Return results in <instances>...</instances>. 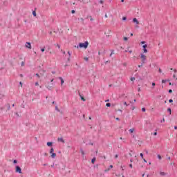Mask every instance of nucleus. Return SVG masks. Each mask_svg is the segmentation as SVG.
I'll use <instances>...</instances> for the list:
<instances>
[{"label": "nucleus", "mask_w": 177, "mask_h": 177, "mask_svg": "<svg viewBox=\"0 0 177 177\" xmlns=\"http://www.w3.org/2000/svg\"><path fill=\"white\" fill-rule=\"evenodd\" d=\"M160 122H161V123L165 122V119L163 118V119L160 121Z\"/></svg>", "instance_id": "obj_41"}, {"label": "nucleus", "mask_w": 177, "mask_h": 177, "mask_svg": "<svg viewBox=\"0 0 177 177\" xmlns=\"http://www.w3.org/2000/svg\"><path fill=\"white\" fill-rule=\"evenodd\" d=\"M129 167L130 168H132V164H130V165H129Z\"/></svg>", "instance_id": "obj_55"}, {"label": "nucleus", "mask_w": 177, "mask_h": 177, "mask_svg": "<svg viewBox=\"0 0 177 177\" xmlns=\"http://www.w3.org/2000/svg\"><path fill=\"white\" fill-rule=\"evenodd\" d=\"M160 175H161V176H165L166 174L164 171H160Z\"/></svg>", "instance_id": "obj_16"}, {"label": "nucleus", "mask_w": 177, "mask_h": 177, "mask_svg": "<svg viewBox=\"0 0 177 177\" xmlns=\"http://www.w3.org/2000/svg\"><path fill=\"white\" fill-rule=\"evenodd\" d=\"M166 82H167V80H162V84H165Z\"/></svg>", "instance_id": "obj_34"}, {"label": "nucleus", "mask_w": 177, "mask_h": 177, "mask_svg": "<svg viewBox=\"0 0 177 177\" xmlns=\"http://www.w3.org/2000/svg\"><path fill=\"white\" fill-rule=\"evenodd\" d=\"M36 77H38V78H40L41 76H39V74L36 73Z\"/></svg>", "instance_id": "obj_44"}, {"label": "nucleus", "mask_w": 177, "mask_h": 177, "mask_svg": "<svg viewBox=\"0 0 177 177\" xmlns=\"http://www.w3.org/2000/svg\"><path fill=\"white\" fill-rule=\"evenodd\" d=\"M21 67H23L24 66V62H22L21 64Z\"/></svg>", "instance_id": "obj_43"}, {"label": "nucleus", "mask_w": 177, "mask_h": 177, "mask_svg": "<svg viewBox=\"0 0 177 177\" xmlns=\"http://www.w3.org/2000/svg\"><path fill=\"white\" fill-rule=\"evenodd\" d=\"M26 48H28V49H31V43L30 42H26Z\"/></svg>", "instance_id": "obj_4"}, {"label": "nucleus", "mask_w": 177, "mask_h": 177, "mask_svg": "<svg viewBox=\"0 0 177 177\" xmlns=\"http://www.w3.org/2000/svg\"><path fill=\"white\" fill-rule=\"evenodd\" d=\"M71 13H72V15H74V13H75V10H71Z\"/></svg>", "instance_id": "obj_39"}, {"label": "nucleus", "mask_w": 177, "mask_h": 177, "mask_svg": "<svg viewBox=\"0 0 177 177\" xmlns=\"http://www.w3.org/2000/svg\"><path fill=\"white\" fill-rule=\"evenodd\" d=\"M35 85L36 86H38V85H39V83H38V82H36L35 83Z\"/></svg>", "instance_id": "obj_36"}, {"label": "nucleus", "mask_w": 177, "mask_h": 177, "mask_svg": "<svg viewBox=\"0 0 177 177\" xmlns=\"http://www.w3.org/2000/svg\"><path fill=\"white\" fill-rule=\"evenodd\" d=\"M142 48H143V49L147 48V44H144V45L142 46Z\"/></svg>", "instance_id": "obj_26"}, {"label": "nucleus", "mask_w": 177, "mask_h": 177, "mask_svg": "<svg viewBox=\"0 0 177 177\" xmlns=\"http://www.w3.org/2000/svg\"><path fill=\"white\" fill-rule=\"evenodd\" d=\"M143 64H145V63L142 62L141 65H138V67L140 68V67H143Z\"/></svg>", "instance_id": "obj_29"}, {"label": "nucleus", "mask_w": 177, "mask_h": 177, "mask_svg": "<svg viewBox=\"0 0 177 177\" xmlns=\"http://www.w3.org/2000/svg\"><path fill=\"white\" fill-rule=\"evenodd\" d=\"M111 54H110V57H111V56H113V55H114V50H111Z\"/></svg>", "instance_id": "obj_18"}, {"label": "nucleus", "mask_w": 177, "mask_h": 177, "mask_svg": "<svg viewBox=\"0 0 177 177\" xmlns=\"http://www.w3.org/2000/svg\"><path fill=\"white\" fill-rule=\"evenodd\" d=\"M141 44H142V45H145V44H146V41H141Z\"/></svg>", "instance_id": "obj_40"}, {"label": "nucleus", "mask_w": 177, "mask_h": 177, "mask_svg": "<svg viewBox=\"0 0 177 177\" xmlns=\"http://www.w3.org/2000/svg\"><path fill=\"white\" fill-rule=\"evenodd\" d=\"M140 57H141V59H142V62L145 63V62H146V55H145L144 54H141Z\"/></svg>", "instance_id": "obj_3"}, {"label": "nucleus", "mask_w": 177, "mask_h": 177, "mask_svg": "<svg viewBox=\"0 0 177 177\" xmlns=\"http://www.w3.org/2000/svg\"><path fill=\"white\" fill-rule=\"evenodd\" d=\"M3 109H5V108L1 107V108H0L1 111H2V110H3Z\"/></svg>", "instance_id": "obj_53"}, {"label": "nucleus", "mask_w": 177, "mask_h": 177, "mask_svg": "<svg viewBox=\"0 0 177 177\" xmlns=\"http://www.w3.org/2000/svg\"><path fill=\"white\" fill-rule=\"evenodd\" d=\"M84 60H86V62H88V60H89V58H88V57H84Z\"/></svg>", "instance_id": "obj_42"}, {"label": "nucleus", "mask_w": 177, "mask_h": 177, "mask_svg": "<svg viewBox=\"0 0 177 177\" xmlns=\"http://www.w3.org/2000/svg\"><path fill=\"white\" fill-rule=\"evenodd\" d=\"M95 161H96V158L94 157V158H93L92 160H91V163H92V164H95Z\"/></svg>", "instance_id": "obj_13"}, {"label": "nucleus", "mask_w": 177, "mask_h": 177, "mask_svg": "<svg viewBox=\"0 0 177 177\" xmlns=\"http://www.w3.org/2000/svg\"><path fill=\"white\" fill-rule=\"evenodd\" d=\"M133 131H135V129H130L129 130V132H130V133H133Z\"/></svg>", "instance_id": "obj_21"}, {"label": "nucleus", "mask_w": 177, "mask_h": 177, "mask_svg": "<svg viewBox=\"0 0 177 177\" xmlns=\"http://www.w3.org/2000/svg\"><path fill=\"white\" fill-rule=\"evenodd\" d=\"M88 45H89L88 41H85L84 43H80L79 48H84V49H86V48H88Z\"/></svg>", "instance_id": "obj_1"}, {"label": "nucleus", "mask_w": 177, "mask_h": 177, "mask_svg": "<svg viewBox=\"0 0 177 177\" xmlns=\"http://www.w3.org/2000/svg\"><path fill=\"white\" fill-rule=\"evenodd\" d=\"M44 167H46L48 165V163L43 164Z\"/></svg>", "instance_id": "obj_49"}, {"label": "nucleus", "mask_w": 177, "mask_h": 177, "mask_svg": "<svg viewBox=\"0 0 177 177\" xmlns=\"http://www.w3.org/2000/svg\"><path fill=\"white\" fill-rule=\"evenodd\" d=\"M169 93H172V89L169 90Z\"/></svg>", "instance_id": "obj_46"}, {"label": "nucleus", "mask_w": 177, "mask_h": 177, "mask_svg": "<svg viewBox=\"0 0 177 177\" xmlns=\"http://www.w3.org/2000/svg\"><path fill=\"white\" fill-rule=\"evenodd\" d=\"M53 104H56V101H53Z\"/></svg>", "instance_id": "obj_59"}, {"label": "nucleus", "mask_w": 177, "mask_h": 177, "mask_svg": "<svg viewBox=\"0 0 177 177\" xmlns=\"http://www.w3.org/2000/svg\"><path fill=\"white\" fill-rule=\"evenodd\" d=\"M57 46L58 49H60V45L57 44Z\"/></svg>", "instance_id": "obj_51"}, {"label": "nucleus", "mask_w": 177, "mask_h": 177, "mask_svg": "<svg viewBox=\"0 0 177 177\" xmlns=\"http://www.w3.org/2000/svg\"><path fill=\"white\" fill-rule=\"evenodd\" d=\"M153 135H154L155 136H157V131L154 132V133H153Z\"/></svg>", "instance_id": "obj_48"}, {"label": "nucleus", "mask_w": 177, "mask_h": 177, "mask_svg": "<svg viewBox=\"0 0 177 177\" xmlns=\"http://www.w3.org/2000/svg\"><path fill=\"white\" fill-rule=\"evenodd\" d=\"M57 142H61L62 143H65L64 139H63V138H58Z\"/></svg>", "instance_id": "obj_5"}, {"label": "nucleus", "mask_w": 177, "mask_h": 177, "mask_svg": "<svg viewBox=\"0 0 177 177\" xmlns=\"http://www.w3.org/2000/svg\"><path fill=\"white\" fill-rule=\"evenodd\" d=\"M68 62H70V57H71V52L68 51Z\"/></svg>", "instance_id": "obj_11"}, {"label": "nucleus", "mask_w": 177, "mask_h": 177, "mask_svg": "<svg viewBox=\"0 0 177 177\" xmlns=\"http://www.w3.org/2000/svg\"><path fill=\"white\" fill-rule=\"evenodd\" d=\"M115 158H118V154H116V155L115 156Z\"/></svg>", "instance_id": "obj_50"}, {"label": "nucleus", "mask_w": 177, "mask_h": 177, "mask_svg": "<svg viewBox=\"0 0 177 177\" xmlns=\"http://www.w3.org/2000/svg\"><path fill=\"white\" fill-rule=\"evenodd\" d=\"M99 3H101V5H103V3H104V1H103V0H100Z\"/></svg>", "instance_id": "obj_27"}, {"label": "nucleus", "mask_w": 177, "mask_h": 177, "mask_svg": "<svg viewBox=\"0 0 177 177\" xmlns=\"http://www.w3.org/2000/svg\"><path fill=\"white\" fill-rule=\"evenodd\" d=\"M122 20H123V21H125V20H127V17H123Z\"/></svg>", "instance_id": "obj_35"}, {"label": "nucleus", "mask_w": 177, "mask_h": 177, "mask_svg": "<svg viewBox=\"0 0 177 177\" xmlns=\"http://www.w3.org/2000/svg\"><path fill=\"white\" fill-rule=\"evenodd\" d=\"M167 112L169 113V115H171V114H172V109H171V108H168Z\"/></svg>", "instance_id": "obj_14"}, {"label": "nucleus", "mask_w": 177, "mask_h": 177, "mask_svg": "<svg viewBox=\"0 0 177 177\" xmlns=\"http://www.w3.org/2000/svg\"><path fill=\"white\" fill-rule=\"evenodd\" d=\"M80 151L82 153V156H85V151H84V149H82V148L80 149Z\"/></svg>", "instance_id": "obj_15"}, {"label": "nucleus", "mask_w": 177, "mask_h": 177, "mask_svg": "<svg viewBox=\"0 0 177 177\" xmlns=\"http://www.w3.org/2000/svg\"><path fill=\"white\" fill-rule=\"evenodd\" d=\"M173 78H176V75H173Z\"/></svg>", "instance_id": "obj_58"}, {"label": "nucleus", "mask_w": 177, "mask_h": 177, "mask_svg": "<svg viewBox=\"0 0 177 177\" xmlns=\"http://www.w3.org/2000/svg\"><path fill=\"white\" fill-rule=\"evenodd\" d=\"M109 168H113V165H111L109 166Z\"/></svg>", "instance_id": "obj_64"}, {"label": "nucleus", "mask_w": 177, "mask_h": 177, "mask_svg": "<svg viewBox=\"0 0 177 177\" xmlns=\"http://www.w3.org/2000/svg\"><path fill=\"white\" fill-rule=\"evenodd\" d=\"M51 158H56V153L53 152V153H51Z\"/></svg>", "instance_id": "obj_12"}, {"label": "nucleus", "mask_w": 177, "mask_h": 177, "mask_svg": "<svg viewBox=\"0 0 177 177\" xmlns=\"http://www.w3.org/2000/svg\"><path fill=\"white\" fill-rule=\"evenodd\" d=\"M15 172H17V174H21V167H20L19 165H17L15 167Z\"/></svg>", "instance_id": "obj_2"}, {"label": "nucleus", "mask_w": 177, "mask_h": 177, "mask_svg": "<svg viewBox=\"0 0 177 177\" xmlns=\"http://www.w3.org/2000/svg\"><path fill=\"white\" fill-rule=\"evenodd\" d=\"M123 39H124V41H128V37H123Z\"/></svg>", "instance_id": "obj_30"}, {"label": "nucleus", "mask_w": 177, "mask_h": 177, "mask_svg": "<svg viewBox=\"0 0 177 177\" xmlns=\"http://www.w3.org/2000/svg\"><path fill=\"white\" fill-rule=\"evenodd\" d=\"M158 160H161V158H162L161 157V155H158Z\"/></svg>", "instance_id": "obj_32"}, {"label": "nucleus", "mask_w": 177, "mask_h": 177, "mask_svg": "<svg viewBox=\"0 0 177 177\" xmlns=\"http://www.w3.org/2000/svg\"><path fill=\"white\" fill-rule=\"evenodd\" d=\"M88 145H91V146H93V143H92V142H89Z\"/></svg>", "instance_id": "obj_52"}, {"label": "nucleus", "mask_w": 177, "mask_h": 177, "mask_svg": "<svg viewBox=\"0 0 177 177\" xmlns=\"http://www.w3.org/2000/svg\"><path fill=\"white\" fill-rule=\"evenodd\" d=\"M46 88H47V89H48V91H52V86H47Z\"/></svg>", "instance_id": "obj_20"}, {"label": "nucleus", "mask_w": 177, "mask_h": 177, "mask_svg": "<svg viewBox=\"0 0 177 177\" xmlns=\"http://www.w3.org/2000/svg\"><path fill=\"white\" fill-rule=\"evenodd\" d=\"M140 88L139 87L138 88V92H140Z\"/></svg>", "instance_id": "obj_54"}, {"label": "nucleus", "mask_w": 177, "mask_h": 177, "mask_svg": "<svg viewBox=\"0 0 177 177\" xmlns=\"http://www.w3.org/2000/svg\"><path fill=\"white\" fill-rule=\"evenodd\" d=\"M13 164H17V160H16V159L14 160H13Z\"/></svg>", "instance_id": "obj_31"}, {"label": "nucleus", "mask_w": 177, "mask_h": 177, "mask_svg": "<svg viewBox=\"0 0 177 177\" xmlns=\"http://www.w3.org/2000/svg\"><path fill=\"white\" fill-rule=\"evenodd\" d=\"M124 106H128V104H127L126 102L124 103Z\"/></svg>", "instance_id": "obj_56"}, {"label": "nucleus", "mask_w": 177, "mask_h": 177, "mask_svg": "<svg viewBox=\"0 0 177 177\" xmlns=\"http://www.w3.org/2000/svg\"><path fill=\"white\" fill-rule=\"evenodd\" d=\"M152 86H156V83L155 82H152Z\"/></svg>", "instance_id": "obj_47"}, {"label": "nucleus", "mask_w": 177, "mask_h": 177, "mask_svg": "<svg viewBox=\"0 0 177 177\" xmlns=\"http://www.w3.org/2000/svg\"><path fill=\"white\" fill-rule=\"evenodd\" d=\"M47 146H48V147H52L53 146V142H47Z\"/></svg>", "instance_id": "obj_6"}, {"label": "nucleus", "mask_w": 177, "mask_h": 177, "mask_svg": "<svg viewBox=\"0 0 177 177\" xmlns=\"http://www.w3.org/2000/svg\"><path fill=\"white\" fill-rule=\"evenodd\" d=\"M144 53H147V48H143Z\"/></svg>", "instance_id": "obj_28"}, {"label": "nucleus", "mask_w": 177, "mask_h": 177, "mask_svg": "<svg viewBox=\"0 0 177 177\" xmlns=\"http://www.w3.org/2000/svg\"><path fill=\"white\" fill-rule=\"evenodd\" d=\"M56 111L60 112V109L57 107V106H55Z\"/></svg>", "instance_id": "obj_24"}, {"label": "nucleus", "mask_w": 177, "mask_h": 177, "mask_svg": "<svg viewBox=\"0 0 177 177\" xmlns=\"http://www.w3.org/2000/svg\"><path fill=\"white\" fill-rule=\"evenodd\" d=\"M105 102H110V100L108 99V100H105Z\"/></svg>", "instance_id": "obj_63"}, {"label": "nucleus", "mask_w": 177, "mask_h": 177, "mask_svg": "<svg viewBox=\"0 0 177 177\" xmlns=\"http://www.w3.org/2000/svg\"><path fill=\"white\" fill-rule=\"evenodd\" d=\"M117 121H120V118H116Z\"/></svg>", "instance_id": "obj_57"}, {"label": "nucleus", "mask_w": 177, "mask_h": 177, "mask_svg": "<svg viewBox=\"0 0 177 177\" xmlns=\"http://www.w3.org/2000/svg\"><path fill=\"white\" fill-rule=\"evenodd\" d=\"M79 96H80V99H81L83 102H85V98L81 95V93H79Z\"/></svg>", "instance_id": "obj_10"}, {"label": "nucleus", "mask_w": 177, "mask_h": 177, "mask_svg": "<svg viewBox=\"0 0 177 177\" xmlns=\"http://www.w3.org/2000/svg\"><path fill=\"white\" fill-rule=\"evenodd\" d=\"M89 17L90 18V21H93V18L92 17V16H88L87 17V18Z\"/></svg>", "instance_id": "obj_22"}, {"label": "nucleus", "mask_w": 177, "mask_h": 177, "mask_svg": "<svg viewBox=\"0 0 177 177\" xmlns=\"http://www.w3.org/2000/svg\"><path fill=\"white\" fill-rule=\"evenodd\" d=\"M59 80L61 81V85H63L64 84V80H63V77H59Z\"/></svg>", "instance_id": "obj_9"}, {"label": "nucleus", "mask_w": 177, "mask_h": 177, "mask_svg": "<svg viewBox=\"0 0 177 177\" xmlns=\"http://www.w3.org/2000/svg\"><path fill=\"white\" fill-rule=\"evenodd\" d=\"M133 23H136V24H139V21H138V19L134 18L133 19Z\"/></svg>", "instance_id": "obj_7"}, {"label": "nucleus", "mask_w": 177, "mask_h": 177, "mask_svg": "<svg viewBox=\"0 0 177 177\" xmlns=\"http://www.w3.org/2000/svg\"><path fill=\"white\" fill-rule=\"evenodd\" d=\"M140 156L141 157V158H143V153H140Z\"/></svg>", "instance_id": "obj_37"}, {"label": "nucleus", "mask_w": 177, "mask_h": 177, "mask_svg": "<svg viewBox=\"0 0 177 177\" xmlns=\"http://www.w3.org/2000/svg\"><path fill=\"white\" fill-rule=\"evenodd\" d=\"M7 106H8V111L10 110V104H7Z\"/></svg>", "instance_id": "obj_23"}, {"label": "nucleus", "mask_w": 177, "mask_h": 177, "mask_svg": "<svg viewBox=\"0 0 177 177\" xmlns=\"http://www.w3.org/2000/svg\"><path fill=\"white\" fill-rule=\"evenodd\" d=\"M53 151H55V149H53V147H51L50 149V154H52V153H53Z\"/></svg>", "instance_id": "obj_17"}, {"label": "nucleus", "mask_w": 177, "mask_h": 177, "mask_svg": "<svg viewBox=\"0 0 177 177\" xmlns=\"http://www.w3.org/2000/svg\"><path fill=\"white\" fill-rule=\"evenodd\" d=\"M129 53H132V50H129Z\"/></svg>", "instance_id": "obj_60"}, {"label": "nucleus", "mask_w": 177, "mask_h": 177, "mask_svg": "<svg viewBox=\"0 0 177 177\" xmlns=\"http://www.w3.org/2000/svg\"><path fill=\"white\" fill-rule=\"evenodd\" d=\"M41 52H45V47H44V48H42L41 49Z\"/></svg>", "instance_id": "obj_38"}, {"label": "nucleus", "mask_w": 177, "mask_h": 177, "mask_svg": "<svg viewBox=\"0 0 177 177\" xmlns=\"http://www.w3.org/2000/svg\"><path fill=\"white\" fill-rule=\"evenodd\" d=\"M142 113H145L146 112V108H142Z\"/></svg>", "instance_id": "obj_25"}, {"label": "nucleus", "mask_w": 177, "mask_h": 177, "mask_svg": "<svg viewBox=\"0 0 177 177\" xmlns=\"http://www.w3.org/2000/svg\"><path fill=\"white\" fill-rule=\"evenodd\" d=\"M52 74H56L55 71H52Z\"/></svg>", "instance_id": "obj_61"}, {"label": "nucleus", "mask_w": 177, "mask_h": 177, "mask_svg": "<svg viewBox=\"0 0 177 177\" xmlns=\"http://www.w3.org/2000/svg\"><path fill=\"white\" fill-rule=\"evenodd\" d=\"M169 103H173L174 102V100H172V99L169 100Z\"/></svg>", "instance_id": "obj_33"}, {"label": "nucleus", "mask_w": 177, "mask_h": 177, "mask_svg": "<svg viewBox=\"0 0 177 177\" xmlns=\"http://www.w3.org/2000/svg\"><path fill=\"white\" fill-rule=\"evenodd\" d=\"M106 107H111V104L110 102H108L106 104Z\"/></svg>", "instance_id": "obj_19"}, {"label": "nucleus", "mask_w": 177, "mask_h": 177, "mask_svg": "<svg viewBox=\"0 0 177 177\" xmlns=\"http://www.w3.org/2000/svg\"><path fill=\"white\" fill-rule=\"evenodd\" d=\"M35 10H37V8H35V10L32 11V15L34 17H37V12Z\"/></svg>", "instance_id": "obj_8"}, {"label": "nucleus", "mask_w": 177, "mask_h": 177, "mask_svg": "<svg viewBox=\"0 0 177 177\" xmlns=\"http://www.w3.org/2000/svg\"><path fill=\"white\" fill-rule=\"evenodd\" d=\"M158 73H162V71L161 70V68L158 69Z\"/></svg>", "instance_id": "obj_45"}, {"label": "nucleus", "mask_w": 177, "mask_h": 177, "mask_svg": "<svg viewBox=\"0 0 177 177\" xmlns=\"http://www.w3.org/2000/svg\"><path fill=\"white\" fill-rule=\"evenodd\" d=\"M174 73H176V72H177V70H176V69H174Z\"/></svg>", "instance_id": "obj_62"}]
</instances>
